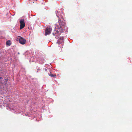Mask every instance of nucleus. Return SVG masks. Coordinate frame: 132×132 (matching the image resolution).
<instances>
[{
    "label": "nucleus",
    "mask_w": 132,
    "mask_h": 132,
    "mask_svg": "<svg viewBox=\"0 0 132 132\" xmlns=\"http://www.w3.org/2000/svg\"><path fill=\"white\" fill-rule=\"evenodd\" d=\"M19 37V42L21 44L23 45L26 43V40L25 39L20 37Z\"/></svg>",
    "instance_id": "obj_2"
},
{
    "label": "nucleus",
    "mask_w": 132,
    "mask_h": 132,
    "mask_svg": "<svg viewBox=\"0 0 132 132\" xmlns=\"http://www.w3.org/2000/svg\"><path fill=\"white\" fill-rule=\"evenodd\" d=\"M2 78V77H0V79H1Z\"/></svg>",
    "instance_id": "obj_9"
},
{
    "label": "nucleus",
    "mask_w": 132,
    "mask_h": 132,
    "mask_svg": "<svg viewBox=\"0 0 132 132\" xmlns=\"http://www.w3.org/2000/svg\"><path fill=\"white\" fill-rule=\"evenodd\" d=\"M20 29H21L24 28L25 26V24L23 19H22L20 20Z\"/></svg>",
    "instance_id": "obj_1"
},
{
    "label": "nucleus",
    "mask_w": 132,
    "mask_h": 132,
    "mask_svg": "<svg viewBox=\"0 0 132 132\" xmlns=\"http://www.w3.org/2000/svg\"><path fill=\"white\" fill-rule=\"evenodd\" d=\"M49 72L50 71L49 70H48ZM50 74H49L48 73V75H49V76L51 77H53L54 78H55L56 76V75L55 74H54V75L51 74V72H50Z\"/></svg>",
    "instance_id": "obj_6"
},
{
    "label": "nucleus",
    "mask_w": 132,
    "mask_h": 132,
    "mask_svg": "<svg viewBox=\"0 0 132 132\" xmlns=\"http://www.w3.org/2000/svg\"><path fill=\"white\" fill-rule=\"evenodd\" d=\"M45 69V71H47V69H46V68H45V69Z\"/></svg>",
    "instance_id": "obj_8"
},
{
    "label": "nucleus",
    "mask_w": 132,
    "mask_h": 132,
    "mask_svg": "<svg viewBox=\"0 0 132 132\" xmlns=\"http://www.w3.org/2000/svg\"><path fill=\"white\" fill-rule=\"evenodd\" d=\"M53 35L54 36H57V35H59V31H56V30H55L54 31V32L53 33Z\"/></svg>",
    "instance_id": "obj_4"
},
{
    "label": "nucleus",
    "mask_w": 132,
    "mask_h": 132,
    "mask_svg": "<svg viewBox=\"0 0 132 132\" xmlns=\"http://www.w3.org/2000/svg\"><path fill=\"white\" fill-rule=\"evenodd\" d=\"M58 22L59 23L60 25V27H62L61 26H63L64 25V23L62 22L60 20H59L58 21Z\"/></svg>",
    "instance_id": "obj_5"
},
{
    "label": "nucleus",
    "mask_w": 132,
    "mask_h": 132,
    "mask_svg": "<svg viewBox=\"0 0 132 132\" xmlns=\"http://www.w3.org/2000/svg\"><path fill=\"white\" fill-rule=\"evenodd\" d=\"M52 29L49 27L46 28L45 30V35L50 34L51 33Z\"/></svg>",
    "instance_id": "obj_3"
},
{
    "label": "nucleus",
    "mask_w": 132,
    "mask_h": 132,
    "mask_svg": "<svg viewBox=\"0 0 132 132\" xmlns=\"http://www.w3.org/2000/svg\"><path fill=\"white\" fill-rule=\"evenodd\" d=\"M38 70H40V69H38Z\"/></svg>",
    "instance_id": "obj_10"
},
{
    "label": "nucleus",
    "mask_w": 132,
    "mask_h": 132,
    "mask_svg": "<svg viewBox=\"0 0 132 132\" xmlns=\"http://www.w3.org/2000/svg\"><path fill=\"white\" fill-rule=\"evenodd\" d=\"M6 45L9 46H10L11 45V41L10 40H8L7 41V42H6Z\"/></svg>",
    "instance_id": "obj_7"
}]
</instances>
